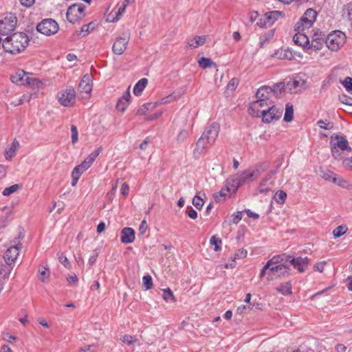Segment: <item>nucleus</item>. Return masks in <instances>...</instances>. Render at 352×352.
Returning <instances> with one entry per match:
<instances>
[{
  "instance_id": "obj_1",
  "label": "nucleus",
  "mask_w": 352,
  "mask_h": 352,
  "mask_svg": "<svg viewBox=\"0 0 352 352\" xmlns=\"http://www.w3.org/2000/svg\"><path fill=\"white\" fill-rule=\"evenodd\" d=\"M28 35L23 32H16L6 37L2 43L3 49L10 54H19L23 51L29 43Z\"/></svg>"
},
{
  "instance_id": "obj_2",
  "label": "nucleus",
  "mask_w": 352,
  "mask_h": 352,
  "mask_svg": "<svg viewBox=\"0 0 352 352\" xmlns=\"http://www.w3.org/2000/svg\"><path fill=\"white\" fill-rule=\"evenodd\" d=\"M219 132V126L217 123L214 122L208 126L197 142L194 153L201 154L206 152L215 142Z\"/></svg>"
},
{
  "instance_id": "obj_3",
  "label": "nucleus",
  "mask_w": 352,
  "mask_h": 352,
  "mask_svg": "<svg viewBox=\"0 0 352 352\" xmlns=\"http://www.w3.org/2000/svg\"><path fill=\"white\" fill-rule=\"evenodd\" d=\"M331 151L334 159L340 160L343 158L344 151L351 153L352 148L345 137L336 135L331 138Z\"/></svg>"
},
{
  "instance_id": "obj_4",
  "label": "nucleus",
  "mask_w": 352,
  "mask_h": 352,
  "mask_svg": "<svg viewBox=\"0 0 352 352\" xmlns=\"http://www.w3.org/2000/svg\"><path fill=\"white\" fill-rule=\"evenodd\" d=\"M264 170V168L256 167L254 169H248L241 174L234 175L230 180L232 182L231 186L232 187V192H235L238 188L246 183L248 180L258 177Z\"/></svg>"
},
{
  "instance_id": "obj_5",
  "label": "nucleus",
  "mask_w": 352,
  "mask_h": 352,
  "mask_svg": "<svg viewBox=\"0 0 352 352\" xmlns=\"http://www.w3.org/2000/svg\"><path fill=\"white\" fill-rule=\"evenodd\" d=\"M24 237L23 230H20L19 234L11 241V246L6 251L3 258L8 265L12 264L19 256V250L21 248V240Z\"/></svg>"
},
{
  "instance_id": "obj_6",
  "label": "nucleus",
  "mask_w": 352,
  "mask_h": 352,
  "mask_svg": "<svg viewBox=\"0 0 352 352\" xmlns=\"http://www.w3.org/2000/svg\"><path fill=\"white\" fill-rule=\"evenodd\" d=\"M346 36L344 32L337 30L331 32L325 38L327 47L331 51H338L345 43Z\"/></svg>"
},
{
  "instance_id": "obj_7",
  "label": "nucleus",
  "mask_w": 352,
  "mask_h": 352,
  "mask_svg": "<svg viewBox=\"0 0 352 352\" xmlns=\"http://www.w3.org/2000/svg\"><path fill=\"white\" fill-rule=\"evenodd\" d=\"M11 80L14 83L28 85L34 88H38L42 84L41 80L25 72L23 70H19L15 75L11 77Z\"/></svg>"
},
{
  "instance_id": "obj_8",
  "label": "nucleus",
  "mask_w": 352,
  "mask_h": 352,
  "mask_svg": "<svg viewBox=\"0 0 352 352\" xmlns=\"http://www.w3.org/2000/svg\"><path fill=\"white\" fill-rule=\"evenodd\" d=\"M317 16V12L313 9H307L303 16L295 25L296 31H304L312 26Z\"/></svg>"
},
{
  "instance_id": "obj_9",
  "label": "nucleus",
  "mask_w": 352,
  "mask_h": 352,
  "mask_svg": "<svg viewBox=\"0 0 352 352\" xmlns=\"http://www.w3.org/2000/svg\"><path fill=\"white\" fill-rule=\"evenodd\" d=\"M283 107L282 106H276L272 103L270 106L263 111L261 114L262 121L264 123H270L279 120L283 114Z\"/></svg>"
},
{
  "instance_id": "obj_10",
  "label": "nucleus",
  "mask_w": 352,
  "mask_h": 352,
  "mask_svg": "<svg viewBox=\"0 0 352 352\" xmlns=\"http://www.w3.org/2000/svg\"><path fill=\"white\" fill-rule=\"evenodd\" d=\"M58 29V23L52 19H44L36 26L38 32L47 36L56 34Z\"/></svg>"
},
{
  "instance_id": "obj_11",
  "label": "nucleus",
  "mask_w": 352,
  "mask_h": 352,
  "mask_svg": "<svg viewBox=\"0 0 352 352\" xmlns=\"http://www.w3.org/2000/svg\"><path fill=\"white\" fill-rule=\"evenodd\" d=\"M291 258V256L289 255H278L274 256L272 258H271L267 263L265 265V266L261 270L260 277L262 278L266 274H267V270L271 266L273 265H289V260Z\"/></svg>"
},
{
  "instance_id": "obj_12",
  "label": "nucleus",
  "mask_w": 352,
  "mask_h": 352,
  "mask_svg": "<svg viewBox=\"0 0 352 352\" xmlns=\"http://www.w3.org/2000/svg\"><path fill=\"white\" fill-rule=\"evenodd\" d=\"M85 8L82 4H73L69 6L66 14L67 20L72 23L80 21L85 16Z\"/></svg>"
},
{
  "instance_id": "obj_13",
  "label": "nucleus",
  "mask_w": 352,
  "mask_h": 352,
  "mask_svg": "<svg viewBox=\"0 0 352 352\" xmlns=\"http://www.w3.org/2000/svg\"><path fill=\"white\" fill-rule=\"evenodd\" d=\"M129 40L130 34L129 32H123L120 36H118L112 47L113 53L117 55L122 54L127 47Z\"/></svg>"
},
{
  "instance_id": "obj_14",
  "label": "nucleus",
  "mask_w": 352,
  "mask_h": 352,
  "mask_svg": "<svg viewBox=\"0 0 352 352\" xmlns=\"http://www.w3.org/2000/svg\"><path fill=\"white\" fill-rule=\"evenodd\" d=\"M57 98L63 106L69 107L75 102L76 91L74 88L67 87L65 91L58 94Z\"/></svg>"
},
{
  "instance_id": "obj_15",
  "label": "nucleus",
  "mask_w": 352,
  "mask_h": 352,
  "mask_svg": "<svg viewBox=\"0 0 352 352\" xmlns=\"http://www.w3.org/2000/svg\"><path fill=\"white\" fill-rule=\"evenodd\" d=\"M272 102V101L265 102L256 100L250 104L248 109L249 113L254 117H261L263 111L265 110Z\"/></svg>"
},
{
  "instance_id": "obj_16",
  "label": "nucleus",
  "mask_w": 352,
  "mask_h": 352,
  "mask_svg": "<svg viewBox=\"0 0 352 352\" xmlns=\"http://www.w3.org/2000/svg\"><path fill=\"white\" fill-rule=\"evenodd\" d=\"M281 16L282 12L276 10L266 12L263 17L260 19L257 25L261 28H267L272 25Z\"/></svg>"
},
{
  "instance_id": "obj_17",
  "label": "nucleus",
  "mask_w": 352,
  "mask_h": 352,
  "mask_svg": "<svg viewBox=\"0 0 352 352\" xmlns=\"http://www.w3.org/2000/svg\"><path fill=\"white\" fill-rule=\"evenodd\" d=\"M325 38V34L317 30L312 35L311 43H309V49H313L315 51L321 50Z\"/></svg>"
},
{
  "instance_id": "obj_18",
  "label": "nucleus",
  "mask_w": 352,
  "mask_h": 352,
  "mask_svg": "<svg viewBox=\"0 0 352 352\" xmlns=\"http://www.w3.org/2000/svg\"><path fill=\"white\" fill-rule=\"evenodd\" d=\"M305 81L300 78H295L289 80L285 85V89L291 93H298L303 90Z\"/></svg>"
},
{
  "instance_id": "obj_19",
  "label": "nucleus",
  "mask_w": 352,
  "mask_h": 352,
  "mask_svg": "<svg viewBox=\"0 0 352 352\" xmlns=\"http://www.w3.org/2000/svg\"><path fill=\"white\" fill-rule=\"evenodd\" d=\"M309 261V260L307 257L292 258L291 256V258L289 260V266L293 265L294 267L297 269L299 272L302 273L305 270V268L307 267Z\"/></svg>"
},
{
  "instance_id": "obj_20",
  "label": "nucleus",
  "mask_w": 352,
  "mask_h": 352,
  "mask_svg": "<svg viewBox=\"0 0 352 352\" xmlns=\"http://www.w3.org/2000/svg\"><path fill=\"white\" fill-rule=\"evenodd\" d=\"M319 175L326 181L332 182L334 184H337L339 186H342L345 181L342 178L336 177V175L329 170L320 169L319 171Z\"/></svg>"
},
{
  "instance_id": "obj_21",
  "label": "nucleus",
  "mask_w": 352,
  "mask_h": 352,
  "mask_svg": "<svg viewBox=\"0 0 352 352\" xmlns=\"http://www.w3.org/2000/svg\"><path fill=\"white\" fill-rule=\"evenodd\" d=\"M135 240V231L131 228H124L120 232V241L122 243L128 244Z\"/></svg>"
},
{
  "instance_id": "obj_22",
  "label": "nucleus",
  "mask_w": 352,
  "mask_h": 352,
  "mask_svg": "<svg viewBox=\"0 0 352 352\" xmlns=\"http://www.w3.org/2000/svg\"><path fill=\"white\" fill-rule=\"evenodd\" d=\"M272 97L271 87L269 86H262L258 88L256 92V98L261 101L269 102Z\"/></svg>"
},
{
  "instance_id": "obj_23",
  "label": "nucleus",
  "mask_w": 352,
  "mask_h": 352,
  "mask_svg": "<svg viewBox=\"0 0 352 352\" xmlns=\"http://www.w3.org/2000/svg\"><path fill=\"white\" fill-rule=\"evenodd\" d=\"M272 57L276 58L280 60H292L294 59V55L289 48H280L276 50L272 55Z\"/></svg>"
},
{
  "instance_id": "obj_24",
  "label": "nucleus",
  "mask_w": 352,
  "mask_h": 352,
  "mask_svg": "<svg viewBox=\"0 0 352 352\" xmlns=\"http://www.w3.org/2000/svg\"><path fill=\"white\" fill-rule=\"evenodd\" d=\"M267 270L273 273V275L281 277L289 276L290 268L289 265H279L271 266Z\"/></svg>"
},
{
  "instance_id": "obj_25",
  "label": "nucleus",
  "mask_w": 352,
  "mask_h": 352,
  "mask_svg": "<svg viewBox=\"0 0 352 352\" xmlns=\"http://www.w3.org/2000/svg\"><path fill=\"white\" fill-rule=\"evenodd\" d=\"M102 151V147L98 148L94 152H92L79 166L82 170H86L88 169L92 163L95 161L96 158L99 155Z\"/></svg>"
},
{
  "instance_id": "obj_26",
  "label": "nucleus",
  "mask_w": 352,
  "mask_h": 352,
  "mask_svg": "<svg viewBox=\"0 0 352 352\" xmlns=\"http://www.w3.org/2000/svg\"><path fill=\"white\" fill-rule=\"evenodd\" d=\"M80 92L89 94L92 90V85L91 84V76L89 74L83 76L78 86Z\"/></svg>"
},
{
  "instance_id": "obj_27",
  "label": "nucleus",
  "mask_w": 352,
  "mask_h": 352,
  "mask_svg": "<svg viewBox=\"0 0 352 352\" xmlns=\"http://www.w3.org/2000/svg\"><path fill=\"white\" fill-rule=\"evenodd\" d=\"M297 33L294 36V42L303 48L309 49V38L306 34L302 33L303 31H296Z\"/></svg>"
},
{
  "instance_id": "obj_28",
  "label": "nucleus",
  "mask_w": 352,
  "mask_h": 352,
  "mask_svg": "<svg viewBox=\"0 0 352 352\" xmlns=\"http://www.w3.org/2000/svg\"><path fill=\"white\" fill-rule=\"evenodd\" d=\"M232 182L230 180L227 181V185L225 188H223L219 194L214 195V198L217 202H220L223 200L226 196V192L234 193L232 192V187L231 186Z\"/></svg>"
},
{
  "instance_id": "obj_29",
  "label": "nucleus",
  "mask_w": 352,
  "mask_h": 352,
  "mask_svg": "<svg viewBox=\"0 0 352 352\" xmlns=\"http://www.w3.org/2000/svg\"><path fill=\"white\" fill-rule=\"evenodd\" d=\"M19 146V143L17 140H14L10 148L6 149L5 157L7 160H11L15 155L16 149Z\"/></svg>"
},
{
  "instance_id": "obj_30",
  "label": "nucleus",
  "mask_w": 352,
  "mask_h": 352,
  "mask_svg": "<svg viewBox=\"0 0 352 352\" xmlns=\"http://www.w3.org/2000/svg\"><path fill=\"white\" fill-rule=\"evenodd\" d=\"M148 83V80L145 78L140 80L134 86L133 93L135 96H140L146 87Z\"/></svg>"
},
{
  "instance_id": "obj_31",
  "label": "nucleus",
  "mask_w": 352,
  "mask_h": 352,
  "mask_svg": "<svg viewBox=\"0 0 352 352\" xmlns=\"http://www.w3.org/2000/svg\"><path fill=\"white\" fill-rule=\"evenodd\" d=\"M206 42L205 36H197L193 38L190 41L188 42V45L189 47L197 48L200 45H202Z\"/></svg>"
},
{
  "instance_id": "obj_32",
  "label": "nucleus",
  "mask_w": 352,
  "mask_h": 352,
  "mask_svg": "<svg viewBox=\"0 0 352 352\" xmlns=\"http://www.w3.org/2000/svg\"><path fill=\"white\" fill-rule=\"evenodd\" d=\"M270 87L272 90V96H274L275 97H278L283 91L286 89L285 84L282 82L276 83Z\"/></svg>"
},
{
  "instance_id": "obj_33",
  "label": "nucleus",
  "mask_w": 352,
  "mask_h": 352,
  "mask_svg": "<svg viewBox=\"0 0 352 352\" xmlns=\"http://www.w3.org/2000/svg\"><path fill=\"white\" fill-rule=\"evenodd\" d=\"M276 290L285 296L292 294V284L290 282H286L277 287Z\"/></svg>"
},
{
  "instance_id": "obj_34",
  "label": "nucleus",
  "mask_w": 352,
  "mask_h": 352,
  "mask_svg": "<svg viewBox=\"0 0 352 352\" xmlns=\"http://www.w3.org/2000/svg\"><path fill=\"white\" fill-rule=\"evenodd\" d=\"M158 104V102H149L143 104L142 107L139 108V109L137 111V114L138 115H144L148 111H151L154 109L157 105Z\"/></svg>"
},
{
  "instance_id": "obj_35",
  "label": "nucleus",
  "mask_w": 352,
  "mask_h": 352,
  "mask_svg": "<svg viewBox=\"0 0 352 352\" xmlns=\"http://www.w3.org/2000/svg\"><path fill=\"white\" fill-rule=\"evenodd\" d=\"M162 298L168 302L175 303L176 302V298L173 292L169 288L163 289Z\"/></svg>"
},
{
  "instance_id": "obj_36",
  "label": "nucleus",
  "mask_w": 352,
  "mask_h": 352,
  "mask_svg": "<svg viewBox=\"0 0 352 352\" xmlns=\"http://www.w3.org/2000/svg\"><path fill=\"white\" fill-rule=\"evenodd\" d=\"M199 66L203 69H206L216 66V63L208 58L203 57L198 61Z\"/></svg>"
},
{
  "instance_id": "obj_37",
  "label": "nucleus",
  "mask_w": 352,
  "mask_h": 352,
  "mask_svg": "<svg viewBox=\"0 0 352 352\" xmlns=\"http://www.w3.org/2000/svg\"><path fill=\"white\" fill-rule=\"evenodd\" d=\"M294 109L293 106L287 103L285 106V113L284 116V120L287 122H289L293 120Z\"/></svg>"
},
{
  "instance_id": "obj_38",
  "label": "nucleus",
  "mask_w": 352,
  "mask_h": 352,
  "mask_svg": "<svg viewBox=\"0 0 352 352\" xmlns=\"http://www.w3.org/2000/svg\"><path fill=\"white\" fill-rule=\"evenodd\" d=\"M348 230V228L346 226L341 225L338 227H336L333 231V234L335 238L340 237L341 236L344 235Z\"/></svg>"
},
{
  "instance_id": "obj_39",
  "label": "nucleus",
  "mask_w": 352,
  "mask_h": 352,
  "mask_svg": "<svg viewBox=\"0 0 352 352\" xmlns=\"http://www.w3.org/2000/svg\"><path fill=\"white\" fill-rule=\"evenodd\" d=\"M287 197V193L283 190H278L274 196V199L278 204H283L285 203Z\"/></svg>"
},
{
  "instance_id": "obj_40",
  "label": "nucleus",
  "mask_w": 352,
  "mask_h": 352,
  "mask_svg": "<svg viewBox=\"0 0 352 352\" xmlns=\"http://www.w3.org/2000/svg\"><path fill=\"white\" fill-rule=\"evenodd\" d=\"M21 188V185H20V184H14V185L10 186V187L6 188L3 190L2 194L4 196H9L12 193H14L16 191H17Z\"/></svg>"
},
{
  "instance_id": "obj_41",
  "label": "nucleus",
  "mask_w": 352,
  "mask_h": 352,
  "mask_svg": "<svg viewBox=\"0 0 352 352\" xmlns=\"http://www.w3.org/2000/svg\"><path fill=\"white\" fill-rule=\"evenodd\" d=\"M58 259L60 263H62L66 268L70 269L71 268V263L68 261L66 256L64 255L62 252H58L57 254Z\"/></svg>"
},
{
  "instance_id": "obj_42",
  "label": "nucleus",
  "mask_w": 352,
  "mask_h": 352,
  "mask_svg": "<svg viewBox=\"0 0 352 352\" xmlns=\"http://www.w3.org/2000/svg\"><path fill=\"white\" fill-rule=\"evenodd\" d=\"M94 29V25L93 23L84 25L82 26L80 33L78 34L81 35L82 36H85L87 34L89 33Z\"/></svg>"
},
{
  "instance_id": "obj_43",
  "label": "nucleus",
  "mask_w": 352,
  "mask_h": 352,
  "mask_svg": "<svg viewBox=\"0 0 352 352\" xmlns=\"http://www.w3.org/2000/svg\"><path fill=\"white\" fill-rule=\"evenodd\" d=\"M143 286L146 289H150L153 287V279L150 275L144 276L142 278Z\"/></svg>"
},
{
  "instance_id": "obj_44",
  "label": "nucleus",
  "mask_w": 352,
  "mask_h": 352,
  "mask_svg": "<svg viewBox=\"0 0 352 352\" xmlns=\"http://www.w3.org/2000/svg\"><path fill=\"white\" fill-rule=\"evenodd\" d=\"M38 273H39V279L42 282H44L45 280V279L48 278V277L50 276V272L48 271V269L45 267H42L41 269H39Z\"/></svg>"
},
{
  "instance_id": "obj_45",
  "label": "nucleus",
  "mask_w": 352,
  "mask_h": 352,
  "mask_svg": "<svg viewBox=\"0 0 352 352\" xmlns=\"http://www.w3.org/2000/svg\"><path fill=\"white\" fill-rule=\"evenodd\" d=\"M342 85L346 89V90L352 94V78L346 77L343 81H342Z\"/></svg>"
},
{
  "instance_id": "obj_46",
  "label": "nucleus",
  "mask_w": 352,
  "mask_h": 352,
  "mask_svg": "<svg viewBox=\"0 0 352 352\" xmlns=\"http://www.w3.org/2000/svg\"><path fill=\"white\" fill-rule=\"evenodd\" d=\"M192 204L198 209L200 210L204 204L203 199L199 196L195 195L192 199Z\"/></svg>"
},
{
  "instance_id": "obj_47",
  "label": "nucleus",
  "mask_w": 352,
  "mask_h": 352,
  "mask_svg": "<svg viewBox=\"0 0 352 352\" xmlns=\"http://www.w3.org/2000/svg\"><path fill=\"white\" fill-rule=\"evenodd\" d=\"M121 340L127 345H131L137 342L138 340L129 335H124L122 337Z\"/></svg>"
},
{
  "instance_id": "obj_48",
  "label": "nucleus",
  "mask_w": 352,
  "mask_h": 352,
  "mask_svg": "<svg viewBox=\"0 0 352 352\" xmlns=\"http://www.w3.org/2000/svg\"><path fill=\"white\" fill-rule=\"evenodd\" d=\"M210 243L214 245V251H219L221 249L220 245L221 244V239H217L215 236H212L210 238Z\"/></svg>"
},
{
  "instance_id": "obj_49",
  "label": "nucleus",
  "mask_w": 352,
  "mask_h": 352,
  "mask_svg": "<svg viewBox=\"0 0 352 352\" xmlns=\"http://www.w3.org/2000/svg\"><path fill=\"white\" fill-rule=\"evenodd\" d=\"M71 132H72V144H74L77 142V141L78 140V133L77 127L75 125H72Z\"/></svg>"
},
{
  "instance_id": "obj_50",
  "label": "nucleus",
  "mask_w": 352,
  "mask_h": 352,
  "mask_svg": "<svg viewBox=\"0 0 352 352\" xmlns=\"http://www.w3.org/2000/svg\"><path fill=\"white\" fill-rule=\"evenodd\" d=\"M129 104V102L121 99H119L118 101L117 102L116 108L118 110L124 112L126 110V107H128Z\"/></svg>"
},
{
  "instance_id": "obj_51",
  "label": "nucleus",
  "mask_w": 352,
  "mask_h": 352,
  "mask_svg": "<svg viewBox=\"0 0 352 352\" xmlns=\"http://www.w3.org/2000/svg\"><path fill=\"white\" fill-rule=\"evenodd\" d=\"M317 124L321 129H324L326 130L330 129L333 127L332 123L327 121H324L322 120H320L317 122Z\"/></svg>"
},
{
  "instance_id": "obj_52",
  "label": "nucleus",
  "mask_w": 352,
  "mask_h": 352,
  "mask_svg": "<svg viewBox=\"0 0 352 352\" xmlns=\"http://www.w3.org/2000/svg\"><path fill=\"white\" fill-rule=\"evenodd\" d=\"M188 135V132L187 130H185V129L182 130L177 137V142L178 143L183 142L186 139Z\"/></svg>"
},
{
  "instance_id": "obj_53",
  "label": "nucleus",
  "mask_w": 352,
  "mask_h": 352,
  "mask_svg": "<svg viewBox=\"0 0 352 352\" xmlns=\"http://www.w3.org/2000/svg\"><path fill=\"white\" fill-rule=\"evenodd\" d=\"M148 229V225L145 219L142 220L139 226V235L144 236Z\"/></svg>"
},
{
  "instance_id": "obj_54",
  "label": "nucleus",
  "mask_w": 352,
  "mask_h": 352,
  "mask_svg": "<svg viewBox=\"0 0 352 352\" xmlns=\"http://www.w3.org/2000/svg\"><path fill=\"white\" fill-rule=\"evenodd\" d=\"M251 309H252V307H251L250 304L248 306L243 305L238 307L236 312L239 314H243L248 312Z\"/></svg>"
},
{
  "instance_id": "obj_55",
  "label": "nucleus",
  "mask_w": 352,
  "mask_h": 352,
  "mask_svg": "<svg viewBox=\"0 0 352 352\" xmlns=\"http://www.w3.org/2000/svg\"><path fill=\"white\" fill-rule=\"evenodd\" d=\"M248 252L245 249H239L236 251L234 255V258H244L247 256Z\"/></svg>"
},
{
  "instance_id": "obj_56",
  "label": "nucleus",
  "mask_w": 352,
  "mask_h": 352,
  "mask_svg": "<svg viewBox=\"0 0 352 352\" xmlns=\"http://www.w3.org/2000/svg\"><path fill=\"white\" fill-rule=\"evenodd\" d=\"M176 99L175 96L173 95H169L166 97H164L161 99L160 102H157L158 104H166L169 103L170 102L174 101Z\"/></svg>"
},
{
  "instance_id": "obj_57",
  "label": "nucleus",
  "mask_w": 352,
  "mask_h": 352,
  "mask_svg": "<svg viewBox=\"0 0 352 352\" xmlns=\"http://www.w3.org/2000/svg\"><path fill=\"white\" fill-rule=\"evenodd\" d=\"M265 182H266V179L264 180L262 183H261V184L258 188V190L261 193H267L270 190V188L265 185Z\"/></svg>"
},
{
  "instance_id": "obj_58",
  "label": "nucleus",
  "mask_w": 352,
  "mask_h": 352,
  "mask_svg": "<svg viewBox=\"0 0 352 352\" xmlns=\"http://www.w3.org/2000/svg\"><path fill=\"white\" fill-rule=\"evenodd\" d=\"M340 100L342 103L352 106V98L345 95H342L340 97Z\"/></svg>"
},
{
  "instance_id": "obj_59",
  "label": "nucleus",
  "mask_w": 352,
  "mask_h": 352,
  "mask_svg": "<svg viewBox=\"0 0 352 352\" xmlns=\"http://www.w3.org/2000/svg\"><path fill=\"white\" fill-rule=\"evenodd\" d=\"M32 96H34L35 98L37 97L36 93L32 94H24L20 99L19 104H22L24 102H29L31 100Z\"/></svg>"
},
{
  "instance_id": "obj_60",
  "label": "nucleus",
  "mask_w": 352,
  "mask_h": 352,
  "mask_svg": "<svg viewBox=\"0 0 352 352\" xmlns=\"http://www.w3.org/2000/svg\"><path fill=\"white\" fill-rule=\"evenodd\" d=\"M186 213L188 216L192 219H195L197 218V212L192 207L187 208Z\"/></svg>"
},
{
  "instance_id": "obj_61",
  "label": "nucleus",
  "mask_w": 352,
  "mask_h": 352,
  "mask_svg": "<svg viewBox=\"0 0 352 352\" xmlns=\"http://www.w3.org/2000/svg\"><path fill=\"white\" fill-rule=\"evenodd\" d=\"M326 264H327L326 261H322V262L317 263L314 267V270L320 272H322Z\"/></svg>"
},
{
  "instance_id": "obj_62",
  "label": "nucleus",
  "mask_w": 352,
  "mask_h": 352,
  "mask_svg": "<svg viewBox=\"0 0 352 352\" xmlns=\"http://www.w3.org/2000/svg\"><path fill=\"white\" fill-rule=\"evenodd\" d=\"M238 85V80L235 78H232L227 85V89L231 91H234Z\"/></svg>"
},
{
  "instance_id": "obj_63",
  "label": "nucleus",
  "mask_w": 352,
  "mask_h": 352,
  "mask_svg": "<svg viewBox=\"0 0 352 352\" xmlns=\"http://www.w3.org/2000/svg\"><path fill=\"white\" fill-rule=\"evenodd\" d=\"M342 164L347 169L352 170V157L343 160Z\"/></svg>"
},
{
  "instance_id": "obj_64",
  "label": "nucleus",
  "mask_w": 352,
  "mask_h": 352,
  "mask_svg": "<svg viewBox=\"0 0 352 352\" xmlns=\"http://www.w3.org/2000/svg\"><path fill=\"white\" fill-rule=\"evenodd\" d=\"M232 223L235 224L238 223L242 219V212H237L232 215Z\"/></svg>"
}]
</instances>
